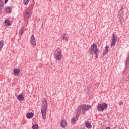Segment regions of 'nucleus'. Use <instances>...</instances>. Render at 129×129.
I'll return each mask as SVG.
<instances>
[{
	"label": "nucleus",
	"mask_w": 129,
	"mask_h": 129,
	"mask_svg": "<svg viewBox=\"0 0 129 129\" xmlns=\"http://www.w3.org/2000/svg\"><path fill=\"white\" fill-rule=\"evenodd\" d=\"M85 125L87 128H90L92 126L91 124L90 123L89 121H86L85 122Z\"/></svg>",
	"instance_id": "nucleus-16"
},
{
	"label": "nucleus",
	"mask_w": 129,
	"mask_h": 129,
	"mask_svg": "<svg viewBox=\"0 0 129 129\" xmlns=\"http://www.w3.org/2000/svg\"><path fill=\"white\" fill-rule=\"evenodd\" d=\"M32 15V9L30 8L26 9L23 12V15L25 19L29 20L31 18Z\"/></svg>",
	"instance_id": "nucleus-1"
},
{
	"label": "nucleus",
	"mask_w": 129,
	"mask_h": 129,
	"mask_svg": "<svg viewBox=\"0 0 129 129\" xmlns=\"http://www.w3.org/2000/svg\"><path fill=\"white\" fill-rule=\"evenodd\" d=\"M98 51L97 46L95 44H92L91 48L89 49V52L91 55L96 54V52H98Z\"/></svg>",
	"instance_id": "nucleus-3"
},
{
	"label": "nucleus",
	"mask_w": 129,
	"mask_h": 129,
	"mask_svg": "<svg viewBox=\"0 0 129 129\" xmlns=\"http://www.w3.org/2000/svg\"><path fill=\"white\" fill-rule=\"evenodd\" d=\"M39 126L38 124L37 123H35L32 125L33 129H38Z\"/></svg>",
	"instance_id": "nucleus-21"
},
{
	"label": "nucleus",
	"mask_w": 129,
	"mask_h": 129,
	"mask_svg": "<svg viewBox=\"0 0 129 129\" xmlns=\"http://www.w3.org/2000/svg\"><path fill=\"white\" fill-rule=\"evenodd\" d=\"M6 11L7 13H12V8L11 7H7L6 8Z\"/></svg>",
	"instance_id": "nucleus-18"
},
{
	"label": "nucleus",
	"mask_w": 129,
	"mask_h": 129,
	"mask_svg": "<svg viewBox=\"0 0 129 129\" xmlns=\"http://www.w3.org/2000/svg\"><path fill=\"white\" fill-rule=\"evenodd\" d=\"M4 45V41L1 40L0 41V52H1L2 48H3Z\"/></svg>",
	"instance_id": "nucleus-17"
},
{
	"label": "nucleus",
	"mask_w": 129,
	"mask_h": 129,
	"mask_svg": "<svg viewBox=\"0 0 129 129\" xmlns=\"http://www.w3.org/2000/svg\"><path fill=\"white\" fill-rule=\"evenodd\" d=\"M47 109H48V107H47L42 106L41 108V113L44 121L46 120V112H47Z\"/></svg>",
	"instance_id": "nucleus-5"
},
{
	"label": "nucleus",
	"mask_w": 129,
	"mask_h": 129,
	"mask_svg": "<svg viewBox=\"0 0 129 129\" xmlns=\"http://www.w3.org/2000/svg\"><path fill=\"white\" fill-rule=\"evenodd\" d=\"M79 116H80V114L77 112V114L76 115V118H77V120H78V118L79 117Z\"/></svg>",
	"instance_id": "nucleus-28"
},
{
	"label": "nucleus",
	"mask_w": 129,
	"mask_h": 129,
	"mask_svg": "<svg viewBox=\"0 0 129 129\" xmlns=\"http://www.w3.org/2000/svg\"><path fill=\"white\" fill-rule=\"evenodd\" d=\"M83 108L82 107V105L81 106H79L78 107V109L77 110V113H79V114L81 113V112H82L81 110L83 111Z\"/></svg>",
	"instance_id": "nucleus-19"
},
{
	"label": "nucleus",
	"mask_w": 129,
	"mask_h": 129,
	"mask_svg": "<svg viewBox=\"0 0 129 129\" xmlns=\"http://www.w3.org/2000/svg\"><path fill=\"white\" fill-rule=\"evenodd\" d=\"M42 107H48V100L46 98H44L42 101Z\"/></svg>",
	"instance_id": "nucleus-10"
},
{
	"label": "nucleus",
	"mask_w": 129,
	"mask_h": 129,
	"mask_svg": "<svg viewBox=\"0 0 129 129\" xmlns=\"http://www.w3.org/2000/svg\"><path fill=\"white\" fill-rule=\"evenodd\" d=\"M17 99L19 101H22L24 100V97L23 94H20L18 96Z\"/></svg>",
	"instance_id": "nucleus-14"
},
{
	"label": "nucleus",
	"mask_w": 129,
	"mask_h": 129,
	"mask_svg": "<svg viewBox=\"0 0 129 129\" xmlns=\"http://www.w3.org/2000/svg\"><path fill=\"white\" fill-rule=\"evenodd\" d=\"M14 72L16 76H18L20 73V70L19 69H15L14 70Z\"/></svg>",
	"instance_id": "nucleus-13"
},
{
	"label": "nucleus",
	"mask_w": 129,
	"mask_h": 129,
	"mask_svg": "<svg viewBox=\"0 0 129 129\" xmlns=\"http://www.w3.org/2000/svg\"><path fill=\"white\" fill-rule=\"evenodd\" d=\"M8 2H9V0H5V4H7Z\"/></svg>",
	"instance_id": "nucleus-31"
},
{
	"label": "nucleus",
	"mask_w": 129,
	"mask_h": 129,
	"mask_svg": "<svg viewBox=\"0 0 129 129\" xmlns=\"http://www.w3.org/2000/svg\"><path fill=\"white\" fill-rule=\"evenodd\" d=\"M61 37H62L63 40H67V42H68V37H67V36H65L64 35H62L61 36Z\"/></svg>",
	"instance_id": "nucleus-26"
},
{
	"label": "nucleus",
	"mask_w": 129,
	"mask_h": 129,
	"mask_svg": "<svg viewBox=\"0 0 129 129\" xmlns=\"http://www.w3.org/2000/svg\"><path fill=\"white\" fill-rule=\"evenodd\" d=\"M120 129H123V128H120Z\"/></svg>",
	"instance_id": "nucleus-35"
},
{
	"label": "nucleus",
	"mask_w": 129,
	"mask_h": 129,
	"mask_svg": "<svg viewBox=\"0 0 129 129\" xmlns=\"http://www.w3.org/2000/svg\"><path fill=\"white\" fill-rule=\"evenodd\" d=\"M75 123H76V118L75 117H73L72 118L71 124H75Z\"/></svg>",
	"instance_id": "nucleus-23"
},
{
	"label": "nucleus",
	"mask_w": 129,
	"mask_h": 129,
	"mask_svg": "<svg viewBox=\"0 0 129 129\" xmlns=\"http://www.w3.org/2000/svg\"><path fill=\"white\" fill-rule=\"evenodd\" d=\"M80 129H84V127H81L80 128Z\"/></svg>",
	"instance_id": "nucleus-33"
},
{
	"label": "nucleus",
	"mask_w": 129,
	"mask_h": 129,
	"mask_svg": "<svg viewBox=\"0 0 129 129\" xmlns=\"http://www.w3.org/2000/svg\"><path fill=\"white\" fill-rule=\"evenodd\" d=\"M108 48H109L108 46L107 45L105 46V50L103 52V56H105L107 53L108 51Z\"/></svg>",
	"instance_id": "nucleus-15"
},
{
	"label": "nucleus",
	"mask_w": 129,
	"mask_h": 129,
	"mask_svg": "<svg viewBox=\"0 0 129 129\" xmlns=\"http://www.w3.org/2000/svg\"><path fill=\"white\" fill-rule=\"evenodd\" d=\"M61 57L62 53H61V51H57L55 54V59L58 61L60 60Z\"/></svg>",
	"instance_id": "nucleus-8"
},
{
	"label": "nucleus",
	"mask_w": 129,
	"mask_h": 129,
	"mask_svg": "<svg viewBox=\"0 0 129 129\" xmlns=\"http://www.w3.org/2000/svg\"><path fill=\"white\" fill-rule=\"evenodd\" d=\"M34 115L33 112H28L27 113L26 117L28 119H31L34 116Z\"/></svg>",
	"instance_id": "nucleus-11"
},
{
	"label": "nucleus",
	"mask_w": 129,
	"mask_h": 129,
	"mask_svg": "<svg viewBox=\"0 0 129 129\" xmlns=\"http://www.w3.org/2000/svg\"><path fill=\"white\" fill-rule=\"evenodd\" d=\"M124 11L122 10H120L119 11V15L121 16L123 15Z\"/></svg>",
	"instance_id": "nucleus-27"
},
{
	"label": "nucleus",
	"mask_w": 129,
	"mask_h": 129,
	"mask_svg": "<svg viewBox=\"0 0 129 129\" xmlns=\"http://www.w3.org/2000/svg\"><path fill=\"white\" fill-rule=\"evenodd\" d=\"M4 5V2L3 0H0V15H1L3 13L2 9Z\"/></svg>",
	"instance_id": "nucleus-12"
},
{
	"label": "nucleus",
	"mask_w": 129,
	"mask_h": 129,
	"mask_svg": "<svg viewBox=\"0 0 129 129\" xmlns=\"http://www.w3.org/2000/svg\"><path fill=\"white\" fill-rule=\"evenodd\" d=\"M106 129H110V127L109 126H108L106 128Z\"/></svg>",
	"instance_id": "nucleus-32"
},
{
	"label": "nucleus",
	"mask_w": 129,
	"mask_h": 129,
	"mask_svg": "<svg viewBox=\"0 0 129 129\" xmlns=\"http://www.w3.org/2000/svg\"><path fill=\"white\" fill-rule=\"evenodd\" d=\"M117 36L116 35V34H115V33H113L112 34V43L111 44V46L112 47L114 46L115 45L117 41Z\"/></svg>",
	"instance_id": "nucleus-6"
},
{
	"label": "nucleus",
	"mask_w": 129,
	"mask_h": 129,
	"mask_svg": "<svg viewBox=\"0 0 129 129\" xmlns=\"http://www.w3.org/2000/svg\"><path fill=\"white\" fill-rule=\"evenodd\" d=\"M127 57H129V53H128V56H127Z\"/></svg>",
	"instance_id": "nucleus-34"
},
{
	"label": "nucleus",
	"mask_w": 129,
	"mask_h": 129,
	"mask_svg": "<svg viewBox=\"0 0 129 129\" xmlns=\"http://www.w3.org/2000/svg\"><path fill=\"white\" fill-rule=\"evenodd\" d=\"M67 126V121L65 119L61 120L60 126L62 128H65Z\"/></svg>",
	"instance_id": "nucleus-9"
},
{
	"label": "nucleus",
	"mask_w": 129,
	"mask_h": 129,
	"mask_svg": "<svg viewBox=\"0 0 129 129\" xmlns=\"http://www.w3.org/2000/svg\"><path fill=\"white\" fill-rule=\"evenodd\" d=\"M94 54L96 55V56H95L96 58H98V52H96V53H94Z\"/></svg>",
	"instance_id": "nucleus-29"
},
{
	"label": "nucleus",
	"mask_w": 129,
	"mask_h": 129,
	"mask_svg": "<svg viewBox=\"0 0 129 129\" xmlns=\"http://www.w3.org/2000/svg\"><path fill=\"white\" fill-rule=\"evenodd\" d=\"M30 0H24L23 1V3H24V5L25 6H26V5H28L29 2Z\"/></svg>",
	"instance_id": "nucleus-24"
},
{
	"label": "nucleus",
	"mask_w": 129,
	"mask_h": 129,
	"mask_svg": "<svg viewBox=\"0 0 129 129\" xmlns=\"http://www.w3.org/2000/svg\"><path fill=\"white\" fill-rule=\"evenodd\" d=\"M108 105L105 103L98 104L97 106V110L100 112H103L104 110L106 109Z\"/></svg>",
	"instance_id": "nucleus-2"
},
{
	"label": "nucleus",
	"mask_w": 129,
	"mask_h": 129,
	"mask_svg": "<svg viewBox=\"0 0 129 129\" xmlns=\"http://www.w3.org/2000/svg\"><path fill=\"white\" fill-rule=\"evenodd\" d=\"M82 107L83 108V113L89 110V109H91V106L90 105H82Z\"/></svg>",
	"instance_id": "nucleus-7"
},
{
	"label": "nucleus",
	"mask_w": 129,
	"mask_h": 129,
	"mask_svg": "<svg viewBox=\"0 0 129 129\" xmlns=\"http://www.w3.org/2000/svg\"><path fill=\"white\" fill-rule=\"evenodd\" d=\"M125 66H129V57L127 56L126 57V59L125 61Z\"/></svg>",
	"instance_id": "nucleus-22"
},
{
	"label": "nucleus",
	"mask_w": 129,
	"mask_h": 129,
	"mask_svg": "<svg viewBox=\"0 0 129 129\" xmlns=\"http://www.w3.org/2000/svg\"><path fill=\"white\" fill-rule=\"evenodd\" d=\"M24 30L21 29V30H20L19 31V34H20L21 36H22V35L24 34Z\"/></svg>",
	"instance_id": "nucleus-25"
},
{
	"label": "nucleus",
	"mask_w": 129,
	"mask_h": 129,
	"mask_svg": "<svg viewBox=\"0 0 129 129\" xmlns=\"http://www.w3.org/2000/svg\"><path fill=\"white\" fill-rule=\"evenodd\" d=\"M123 104V102H122L121 101H120L119 102V106H121V105Z\"/></svg>",
	"instance_id": "nucleus-30"
},
{
	"label": "nucleus",
	"mask_w": 129,
	"mask_h": 129,
	"mask_svg": "<svg viewBox=\"0 0 129 129\" xmlns=\"http://www.w3.org/2000/svg\"><path fill=\"white\" fill-rule=\"evenodd\" d=\"M5 24L6 26H9L11 25V21L9 20H6Z\"/></svg>",
	"instance_id": "nucleus-20"
},
{
	"label": "nucleus",
	"mask_w": 129,
	"mask_h": 129,
	"mask_svg": "<svg viewBox=\"0 0 129 129\" xmlns=\"http://www.w3.org/2000/svg\"><path fill=\"white\" fill-rule=\"evenodd\" d=\"M30 43L33 48H35L37 45V41L34 35H32L30 38Z\"/></svg>",
	"instance_id": "nucleus-4"
}]
</instances>
